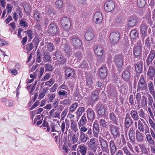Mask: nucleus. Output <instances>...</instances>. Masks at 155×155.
I'll use <instances>...</instances> for the list:
<instances>
[{
	"mask_svg": "<svg viewBox=\"0 0 155 155\" xmlns=\"http://www.w3.org/2000/svg\"><path fill=\"white\" fill-rule=\"evenodd\" d=\"M94 36L93 31L91 28H89L86 30L84 35L85 39L87 41H90L93 39Z\"/></svg>",
	"mask_w": 155,
	"mask_h": 155,
	"instance_id": "12",
	"label": "nucleus"
},
{
	"mask_svg": "<svg viewBox=\"0 0 155 155\" xmlns=\"http://www.w3.org/2000/svg\"><path fill=\"white\" fill-rule=\"evenodd\" d=\"M94 136V137L98 138V134L100 130L99 125L97 121H95L93 124L92 128Z\"/></svg>",
	"mask_w": 155,
	"mask_h": 155,
	"instance_id": "8",
	"label": "nucleus"
},
{
	"mask_svg": "<svg viewBox=\"0 0 155 155\" xmlns=\"http://www.w3.org/2000/svg\"><path fill=\"white\" fill-rule=\"evenodd\" d=\"M109 116L110 120H112L114 124L117 125H118V124L117 123L118 120L117 119L114 113H110L109 114Z\"/></svg>",
	"mask_w": 155,
	"mask_h": 155,
	"instance_id": "34",
	"label": "nucleus"
},
{
	"mask_svg": "<svg viewBox=\"0 0 155 155\" xmlns=\"http://www.w3.org/2000/svg\"><path fill=\"white\" fill-rule=\"evenodd\" d=\"M148 27L147 24L146 23L145 21H142L140 27V33L142 37H145L146 36Z\"/></svg>",
	"mask_w": 155,
	"mask_h": 155,
	"instance_id": "14",
	"label": "nucleus"
},
{
	"mask_svg": "<svg viewBox=\"0 0 155 155\" xmlns=\"http://www.w3.org/2000/svg\"><path fill=\"white\" fill-rule=\"evenodd\" d=\"M74 70L69 68H67L65 71V75L67 76V78H72L74 76Z\"/></svg>",
	"mask_w": 155,
	"mask_h": 155,
	"instance_id": "28",
	"label": "nucleus"
},
{
	"mask_svg": "<svg viewBox=\"0 0 155 155\" xmlns=\"http://www.w3.org/2000/svg\"><path fill=\"white\" fill-rule=\"evenodd\" d=\"M133 123V121L132 118L130 117V115L127 114H126L125 118V127L126 128H128L132 125Z\"/></svg>",
	"mask_w": 155,
	"mask_h": 155,
	"instance_id": "15",
	"label": "nucleus"
},
{
	"mask_svg": "<svg viewBox=\"0 0 155 155\" xmlns=\"http://www.w3.org/2000/svg\"><path fill=\"white\" fill-rule=\"evenodd\" d=\"M87 85L89 86V88H91V89L89 90H92V87L93 86V79L92 77H88L87 78Z\"/></svg>",
	"mask_w": 155,
	"mask_h": 155,
	"instance_id": "43",
	"label": "nucleus"
},
{
	"mask_svg": "<svg viewBox=\"0 0 155 155\" xmlns=\"http://www.w3.org/2000/svg\"><path fill=\"white\" fill-rule=\"evenodd\" d=\"M64 50L66 53H68L70 52V47L68 45L64 44Z\"/></svg>",
	"mask_w": 155,
	"mask_h": 155,
	"instance_id": "58",
	"label": "nucleus"
},
{
	"mask_svg": "<svg viewBox=\"0 0 155 155\" xmlns=\"http://www.w3.org/2000/svg\"><path fill=\"white\" fill-rule=\"evenodd\" d=\"M148 105L151 106V107H152V104L153 102V99L152 96L149 95L148 97Z\"/></svg>",
	"mask_w": 155,
	"mask_h": 155,
	"instance_id": "62",
	"label": "nucleus"
},
{
	"mask_svg": "<svg viewBox=\"0 0 155 155\" xmlns=\"http://www.w3.org/2000/svg\"><path fill=\"white\" fill-rule=\"evenodd\" d=\"M44 59L46 62H48L51 60V57L50 56L48 52H45L43 55Z\"/></svg>",
	"mask_w": 155,
	"mask_h": 155,
	"instance_id": "45",
	"label": "nucleus"
},
{
	"mask_svg": "<svg viewBox=\"0 0 155 155\" xmlns=\"http://www.w3.org/2000/svg\"><path fill=\"white\" fill-rule=\"evenodd\" d=\"M136 137L137 140L138 142H141L143 140V135L141 133L138 131H136Z\"/></svg>",
	"mask_w": 155,
	"mask_h": 155,
	"instance_id": "38",
	"label": "nucleus"
},
{
	"mask_svg": "<svg viewBox=\"0 0 155 155\" xmlns=\"http://www.w3.org/2000/svg\"><path fill=\"white\" fill-rule=\"evenodd\" d=\"M110 128L111 130L112 134L114 136H117L119 134V128L117 126L110 124Z\"/></svg>",
	"mask_w": 155,
	"mask_h": 155,
	"instance_id": "22",
	"label": "nucleus"
},
{
	"mask_svg": "<svg viewBox=\"0 0 155 155\" xmlns=\"http://www.w3.org/2000/svg\"><path fill=\"white\" fill-rule=\"evenodd\" d=\"M131 116V118L134 121H137L139 118L137 111L136 110H132L130 111V115Z\"/></svg>",
	"mask_w": 155,
	"mask_h": 155,
	"instance_id": "23",
	"label": "nucleus"
},
{
	"mask_svg": "<svg viewBox=\"0 0 155 155\" xmlns=\"http://www.w3.org/2000/svg\"><path fill=\"white\" fill-rule=\"evenodd\" d=\"M147 89V84L143 76L141 75L138 83L137 90V92L140 91H146Z\"/></svg>",
	"mask_w": 155,
	"mask_h": 155,
	"instance_id": "2",
	"label": "nucleus"
},
{
	"mask_svg": "<svg viewBox=\"0 0 155 155\" xmlns=\"http://www.w3.org/2000/svg\"><path fill=\"white\" fill-rule=\"evenodd\" d=\"M78 105V103L75 102L72 104L71 106L70 107V112H73L77 108Z\"/></svg>",
	"mask_w": 155,
	"mask_h": 155,
	"instance_id": "42",
	"label": "nucleus"
},
{
	"mask_svg": "<svg viewBox=\"0 0 155 155\" xmlns=\"http://www.w3.org/2000/svg\"><path fill=\"white\" fill-rule=\"evenodd\" d=\"M124 56L121 54L116 55L114 57V61L118 68L121 67L124 63Z\"/></svg>",
	"mask_w": 155,
	"mask_h": 155,
	"instance_id": "3",
	"label": "nucleus"
},
{
	"mask_svg": "<svg viewBox=\"0 0 155 155\" xmlns=\"http://www.w3.org/2000/svg\"><path fill=\"white\" fill-rule=\"evenodd\" d=\"M95 109L99 114L101 116L104 115L105 114V110L104 107L101 103H98L96 105Z\"/></svg>",
	"mask_w": 155,
	"mask_h": 155,
	"instance_id": "16",
	"label": "nucleus"
},
{
	"mask_svg": "<svg viewBox=\"0 0 155 155\" xmlns=\"http://www.w3.org/2000/svg\"><path fill=\"white\" fill-rule=\"evenodd\" d=\"M155 57V50H151L146 60L148 66H149L152 62Z\"/></svg>",
	"mask_w": 155,
	"mask_h": 155,
	"instance_id": "13",
	"label": "nucleus"
},
{
	"mask_svg": "<svg viewBox=\"0 0 155 155\" xmlns=\"http://www.w3.org/2000/svg\"><path fill=\"white\" fill-rule=\"evenodd\" d=\"M45 70L47 71H52L54 68L51 64L47 63L45 64Z\"/></svg>",
	"mask_w": 155,
	"mask_h": 155,
	"instance_id": "48",
	"label": "nucleus"
},
{
	"mask_svg": "<svg viewBox=\"0 0 155 155\" xmlns=\"http://www.w3.org/2000/svg\"><path fill=\"white\" fill-rule=\"evenodd\" d=\"M80 136L79 140L82 143L86 142L89 138L93 136L92 129L91 128L86 126H83L79 129Z\"/></svg>",
	"mask_w": 155,
	"mask_h": 155,
	"instance_id": "1",
	"label": "nucleus"
},
{
	"mask_svg": "<svg viewBox=\"0 0 155 155\" xmlns=\"http://www.w3.org/2000/svg\"><path fill=\"white\" fill-rule=\"evenodd\" d=\"M94 139L90 140L89 146L90 147L93 149V151L95 152L96 150V145L95 144V143L94 141Z\"/></svg>",
	"mask_w": 155,
	"mask_h": 155,
	"instance_id": "37",
	"label": "nucleus"
},
{
	"mask_svg": "<svg viewBox=\"0 0 155 155\" xmlns=\"http://www.w3.org/2000/svg\"><path fill=\"white\" fill-rule=\"evenodd\" d=\"M94 52L97 56H101L104 52L103 48L102 46L100 45H96L94 47Z\"/></svg>",
	"mask_w": 155,
	"mask_h": 155,
	"instance_id": "19",
	"label": "nucleus"
},
{
	"mask_svg": "<svg viewBox=\"0 0 155 155\" xmlns=\"http://www.w3.org/2000/svg\"><path fill=\"white\" fill-rule=\"evenodd\" d=\"M74 55L76 57H77L78 59V60H80L82 55L81 52L80 51H75L74 53Z\"/></svg>",
	"mask_w": 155,
	"mask_h": 155,
	"instance_id": "59",
	"label": "nucleus"
},
{
	"mask_svg": "<svg viewBox=\"0 0 155 155\" xmlns=\"http://www.w3.org/2000/svg\"><path fill=\"white\" fill-rule=\"evenodd\" d=\"M71 43L72 45L76 48H78L81 45V40L77 38L72 39L71 40Z\"/></svg>",
	"mask_w": 155,
	"mask_h": 155,
	"instance_id": "18",
	"label": "nucleus"
},
{
	"mask_svg": "<svg viewBox=\"0 0 155 155\" xmlns=\"http://www.w3.org/2000/svg\"><path fill=\"white\" fill-rule=\"evenodd\" d=\"M35 46L33 42H31L26 45L27 51L29 52Z\"/></svg>",
	"mask_w": 155,
	"mask_h": 155,
	"instance_id": "44",
	"label": "nucleus"
},
{
	"mask_svg": "<svg viewBox=\"0 0 155 155\" xmlns=\"http://www.w3.org/2000/svg\"><path fill=\"white\" fill-rule=\"evenodd\" d=\"M58 95L60 96H67L68 92L64 90H61L58 92Z\"/></svg>",
	"mask_w": 155,
	"mask_h": 155,
	"instance_id": "64",
	"label": "nucleus"
},
{
	"mask_svg": "<svg viewBox=\"0 0 155 155\" xmlns=\"http://www.w3.org/2000/svg\"><path fill=\"white\" fill-rule=\"evenodd\" d=\"M33 18L35 19L37 21H40V13L36 11L34 12V14L33 15Z\"/></svg>",
	"mask_w": 155,
	"mask_h": 155,
	"instance_id": "50",
	"label": "nucleus"
},
{
	"mask_svg": "<svg viewBox=\"0 0 155 155\" xmlns=\"http://www.w3.org/2000/svg\"><path fill=\"white\" fill-rule=\"evenodd\" d=\"M70 127L71 130L75 132L78 130L77 124L73 120H71Z\"/></svg>",
	"mask_w": 155,
	"mask_h": 155,
	"instance_id": "35",
	"label": "nucleus"
},
{
	"mask_svg": "<svg viewBox=\"0 0 155 155\" xmlns=\"http://www.w3.org/2000/svg\"><path fill=\"white\" fill-rule=\"evenodd\" d=\"M55 5L57 8H61L63 5V2L61 0H58L56 2Z\"/></svg>",
	"mask_w": 155,
	"mask_h": 155,
	"instance_id": "52",
	"label": "nucleus"
},
{
	"mask_svg": "<svg viewBox=\"0 0 155 155\" xmlns=\"http://www.w3.org/2000/svg\"><path fill=\"white\" fill-rule=\"evenodd\" d=\"M124 151V153L126 155H133L131 153L126 147H124L122 149Z\"/></svg>",
	"mask_w": 155,
	"mask_h": 155,
	"instance_id": "53",
	"label": "nucleus"
},
{
	"mask_svg": "<svg viewBox=\"0 0 155 155\" xmlns=\"http://www.w3.org/2000/svg\"><path fill=\"white\" fill-rule=\"evenodd\" d=\"M148 86L149 91L150 93L153 96L155 95V92L153 83L151 82H150L148 84Z\"/></svg>",
	"mask_w": 155,
	"mask_h": 155,
	"instance_id": "36",
	"label": "nucleus"
},
{
	"mask_svg": "<svg viewBox=\"0 0 155 155\" xmlns=\"http://www.w3.org/2000/svg\"><path fill=\"white\" fill-rule=\"evenodd\" d=\"M99 123L101 127L102 128H106L107 127V124L106 121L104 119H100Z\"/></svg>",
	"mask_w": 155,
	"mask_h": 155,
	"instance_id": "40",
	"label": "nucleus"
},
{
	"mask_svg": "<svg viewBox=\"0 0 155 155\" xmlns=\"http://www.w3.org/2000/svg\"><path fill=\"white\" fill-rule=\"evenodd\" d=\"M37 58L36 59V62L38 63H40L41 61V54L38 50L37 51Z\"/></svg>",
	"mask_w": 155,
	"mask_h": 155,
	"instance_id": "51",
	"label": "nucleus"
},
{
	"mask_svg": "<svg viewBox=\"0 0 155 155\" xmlns=\"http://www.w3.org/2000/svg\"><path fill=\"white\" fill-rule=\"evenodd\" d=\"M62 53L60 51H56L55 53V56L57 60L60 62V64H63L67 61L66 59L64 58L62 55Z\"/></svg>",
	"mask_w": 155,
	"mask_h": 155,
	"instance_id": "10",
	"label": "nucleus"
},
{
	"mask_svg": "<svg viewBox=\"0 0 155 155\" xmlns=\"http://www.w3.org/2000/svg\"><path fill=\"white\" fill-rule=\"evenodd\" d=\"M46 14L50 15L51 16H53L54 15L53 9L51 8H48L46 11Z\"/></svg>",
	"mask_w": 155,
	"mask_h": 155,
	"instance_id": "54",
	"label": "nucleus"
},
{
	"mask_svg": "<svg viewBox=\"0 0 155 155\" xmlns=\"http://www.w3.org/2000/svg\"><path fill=\"white\" fill-rule=\"evenodd\" d=\"M155 70V69L152 65L150 66L147 73V75L150 78L153 77L154 75Z\"/></svg>",
	"mask_w": 155,
	"mask_h": 155,
	"instance_id": "32",
	"label": "nucleus"
},
{
	"mask_svg": "<svg viewBox=\"0 0 155 155\" xmlns=\"http://www.w3.org/2000/svg\"><path fill=\"white\" fill-rule=\"evenodd\" d=\"M138 129L142 133H144L146 134L149 132V129L147 125L145 123L144 124H142L138 126Z\"/></svg>",
	"mask_w": 155,
	"mask_h": 155,
	"instance_id": "20",
	"label": "nucleus"
},
{
	"mask_svg": "<svg viewBox=\"0 0 155 155\" xmlns=\"http://www.w3.org/2000/svg\"><path fill=\"white\" fill-rule=\"evenodd\" d=\"M142 49V45L140 43L137 44L136 45H135L133 48V54L134 55H141Z\"/></svg>",
	"mask_w": 155,
	"mask_h": 155,
	"instance_id": "11",
	"label": "nucleus"
},
{
	"mask_svg": "<svg viewBox=\"0 0 155 155\" xmlns=\"http://www.w3.org/2000/svg\"><path fill=\"white\" fill-rule=\"evenodd\" d=\"M142 69V64L140 62H138L135 66V69L136 72L140 73Z\"/></svg>",
	"mask_w": 155,
	"mask_h": 155,
	"instance_id": "39",
	"label": "nucleus"
},
{
	"mask_svg": "<svg viewBox=\"0 0 155 155\" xmlns=\"http://www.w3.org/2000/svg\"><path fill=\"white\" fill-rule=\"evenodd\" d=\"M134 55V59L135 61H139L142 59L141 55H139L138 56L137 55Z\"/></svg>",
	"mask_w": 155,
	"mask_h": 155,
	"instance_id": "63",
	"label": "nucleus"
},
{
	"mask_svg": "<svg viewBox=\"0 0 155 155\" xmlns=\"http://www.w3.org/2000/svg\"><path fill=\"white\" fill-rule=\"evenodd\" d=\"M120 33L117 31L111 33L110 35V39L111 44H115L120 39Z\"/></svg>",
	"mask_w": 155,
	"mask_h": 155,
	"instance_id": "4",
	"label": "nucleus"
},
{
	"mask_svg": "<svg viewBox=\"0 0 155 155\" xmlns=\"http://www.w3.org/2000/svg\"><path fill=\"white\" fill-rule=\"evenodd\" d=\"M135 130L132 128H130L129 131V135L131 143L134 142L135 141Z\"/></svg>",
	"mask_w": 155,
	"mask_h": 155,
	"instance_id": "29",
	"label": "nucleus"
},
{
	"mask_svg": "<svg viewBox=\"0 0 155 155\" xmlns=\"http://www.w3.org/2000/svg\"><path fill=\"white\" fill-rule=\"evenodd\" d=\"M76 133H71L69 135L71 140L73 143H76L78 140V132L77 134Z\"/></svg>",
	"mask_w": 155,
	"mask_h": 155,
	"instance_id": "24",
	"label": "nucleus"
},
{
	"mask_svg": "<svg viewBox=\"0 0 155 155\" xmlns=\"http://www.w3.org/2000/svg\"><path fill=\"white\" fill-rule=\"evenodd\" d=\"M109 146L110 150V155H114L117 151V147L114 140H111L109 142Z\"/></svg>",
	"mask_w": 155,
	"mask_h": 155,
	"instance_id": "17",
	"label": "nucleus"
},
{
	"mask_svg": "<svg viewBox=\"0 0 155 155\" xmlns=\"http://www.w3.org/2000/svg\"><path fill=\"white\" fill-rule=\"evenodd\" d=\"M99 91L96 90L91 93V99L92 100L96 101L98 99Z\"/></svg>",
	"mask_w": 155,
	"mask_h": 155,
	"instance_id": "30",
	"label": "nucleus"
},
{
	"mask_svg": "<svg viewBox=\"0 0 155 155\" xmlns=\"http://www.w3.org/2000/svg\"><path fill=\"white\" fill-rule=\"evenodd\" d=\"M79 149V151L81 155H85L87 150V147L84 145H80L78 146Z\"/></svg>",
	"mask_w": 155,
	"mask_h": 155,
	"instance_id": "26",
	"label": "nucleus"
},
{
	"mask_svg": "<svg viewBox=\"0 0 155 155\" xmlns=\"http://www.w3.org/2000/svg\"><path fill=\"white\" fill-rule=\"evenodd\" d=\"M99 74L101 78H104L107 75L106 68L104 66L100 68Z\"/></svg>",
	"mask_w": 155,
	"mask_h": 155,
	"instance_id": "31",
	"label": "nucleus"
},
{
	"mask_svg": "<svg viewBox=\"0 0 155 155\" xmlns=\"http://www.w3.org/2000/svg\"><path fill=\"white\" fill-rule=\"evenodd\" d=\"M146 139L148 142L150 144H153L154 141L153 140L150 135L147 134L146 135Z\"/></svg>",
	"mask_w": 155,
	"mask_h": 155,
	"instance_id": "55",
	"label": "nucleus"
},
{
	"mask_svg": "<svg viewBox=\"0 0 155 155\" xmlns=\"http://www.w3.org/2000/svg\"><path fill=\"white\" fill-rule=\"evenodd\" d=\"M47 47L48 49V51H51L54 48V47L52 43H49L47 45Z\"/></svg>",
	"mask_w": 155,
	"mask_h": 155,
	"instance_id": "56",
	"label": "nucleus"
},
{
	"mask_svg": "<svg viewBox=\"0 0 155 155\" xmlns=\"http://www.w3.org/2000/svg\"><path fill=\"white\" fill-rule=\"evenodd\" d=\"M115 7V4L112 1L110 0L106 2L104 5L105 10L108 12L112 11Z\"/></svg>",
	"mask_w": 155,
	"mask_h": 155,
	"instance_id": "9",
	"label": "nucleus"
},
{
	"mask_svg": "<svg viewBox=\"0 0 155 155\" xmlns=\"http://www.w3.org/2000/svg\"><path fill=\"white\" fill-rule=\"evenodd\" d=\"M141 104L142 107H145L147 105V98L144 96H142V98Z\"/></svg>",
	"mask_w": 155,
	"mask_h": 155,
	"instance_id": "46",
	"label": "nucleus"
},
{
	"mask_svg": "<svg viewBox=\"0 0 155 155\" xmlns=\"http://www.w3.org/2000/svg\"><path fill=\"white\" fill-rule=\"evenodd\" d=\"M139 146L141 149V150L143 153H146L147 152V150L145 145L142 144H140Z\"/></svg>",
	"mask_w": 155,
	"mask_h": 155,
	"instance_id": "61",
	"label": "nucleus"
},
{
	"mask_svg": "<svg viewBox=\"0 0 155 155\" xmlns=\"http://www.w3.org/2000/svg\"><path fill=\"white\" fill-rule=\"evenodd\" d=\"M85 108L84 107H79L77 110V114L78 115L80 116L83 112Z\"/></svg>",
	"mask_w": 155,
	"mask_h": 155,
	"instance_id": "57",
	"label": "nucleus"
},
{
	"mask_svg": "<svg viewBox=\"0 0 155 155\" xmlns=\"http://www.w3.org/2000/svg\"><path fill=\"white\" fill-rule=\"evenodd\" d=\"M98 139L102 152L108 153L109 151V150L108 149V144L107 141L101 136L99 137Z\"/></svg>",
	"mask_w": 155,
	"mask_h": 155,
	"instance_id": "5",
	"label": "nucleus"
},
{
	"mask_svg": "<svg viewBox=\"0 0 155 155\" xmlns=\"http://www.w3.org/2000/svg\"><path fill=\"white\" fill-rule=\"evenodd\" d=\"M137 3L139 7L143 8L145 6V0H137Z\"/></svg>",
	"mask_w": 155,
	"mask_h": 155,
	"instance_id": "49",
	"label": "nucleus"
},
{
	"mask_svg": "<svg viewBox=\"0 0 155 155\" xmlns=\"http://www.w3.org/2000/svg\"><path fill=\"white\" fill-rule=\"evenodd\" d=\"M61 23L64 29L68 30L71 26L70 19L68 18L64 17L61 20Z\"/></svg>",
	"mask_w": 155,
	"mask_h": 155,
	"instance_id": "7",
	"label": "nucleus"
},
{
	"mask_svg": "<svg viewBox=\"0 0 155 155\" xmlns=\"http://www.w3.org/2000/svg\"><path fill=\"white\" fill-rule=\"evenodd\" d=\"M40 42L39 38L38 37H35L32 42H34V46L35 48V49H37V47L38 45V44Z\"/></svg>",
	"mask_w": 155,
	"mask_h": 155,
	"instance_id": "47",
	"label": "nucleus"
},
{
	"mask_svg": "<svg viewBox=\"0 0 155 155\" xmlns=\"http://www.w3.org/2000/svg\"><path fill=\"white\" fill-rule=\"evenodd\" d=\"M47 31L48 33L52 35H59L60 33L57 29V25L54 23H51L49 25Z\"/></svg>",
	"mask_w": 155,
	"mask_h": 155,
	"instance_id": "6",
	"label": "nucleus"
},
{
	"mask_svg": "<svg viewBox=\"0 0 155 155\" xmlns=\"http://www.w3.org/2000/svg\"><path fill=\"white\" fill-rule=\"evenodd\" d=\"M87 123V119L85 114H84L81 117L80 120L78 123L79 129L82 127L84 126V125Z\"/></svg>",
	"mask_w": 155,
	"mask_h": 155,
	"instance_id": "27",
	"label": "nucleus"
},
{
	"mask_svg": "<svg viewBox=\"0 0 155 155\" xmlns=\"http://www.w3.org/2000/svg\"><path fill=\"white\" fill-rule=\"evenodd\" d=\"M88 119L92 120L95 119V114L94 110L91 108H88L87 110Z\"/></svg>",
	"mask_w": 155,
	"mask_h": 155,
	"instance_id": "21",
	"label": "nucleus"
},
{
	"mask_svg": "<svg viewBox=\"0 0 155 155\" xmlns=\"http://www.w3.org/2000/svg\"><path fill=\"white\" fill-rule=\"evenodd\" d=\"M139 116L140 117L144 118L145 117V114L144 113L143 110L142 109H140L138 111Z\"/></svg>",
	"mask_w": 155,
	"mask_h": 155,
	"instance_id": "60",
	"label": "nucleus"
},
{
	"mask_svg": "<svg viewBox=\"0 0 155 155\" xmlns=\"http://www.w3.org/2000/svg\"><path fill=\"white\" fill-rule=\"evenodd\" d=\"M137 22V20L136 17L134 16L131 17L128 19V25L129 27H133Z\"/></svg>",
	"mask_w": 155,
	"mask_h": 155,
	"instance_id": "25",
	"label": "nucleus"
},
{
	"mask_svg": "<svg viewBox=\"0 0 155 155\" xmlns=\"http://www.w3.org/2000/svg\"><path fill=\"white\" fill-rule=\"evenodd\" d=\"M122 78L125 80L128 81L130 78L129 71L127 70L124 71L122 73Z\"/></svg>",
	"mask_w": 155,
	"mask_h": 155,
	"instance_id": "33",
	"label": "nucleus"
},
{
	"mask_svg": "<svg viewBox=\"0 0 155 155\" xmlns=\"http://www.w3.org/2000/svg\"><path fill=\"white\" fill-rule=\"evenodd\" d=\"M138 34L137 31L136 30H132L130 33V38L133 39H134L138 36Z\"/></svg>",
	"mask_w": 155,
	"mask_h": 155,
	"instance_id": "41",
	"label": "nucleus"
}]
</instances>
